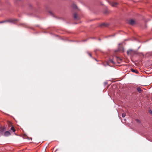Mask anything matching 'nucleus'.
Listing matches in <instances>:
<instances>
[{
	"mask_svg": "<svg viewBox=\"0 0 152 152\" xmlns=\"http://www.w3.org/2000/svg\"><path fill=\"white\" fill-rule=\"evenodd\" d=\"M127 54L128 55H130L132 57L134 55L137 54V52L132 49H129L127 51Z\"/></svg>",
	"mask_w": 152,
	"mask_h": 152,
	"instance_id": "obj_1",
	"label": "nucleus"
},
{
	"mask_svg": "<svg viewBox=\"0 0 152 152\" xmlns=\"http://www.w3.org/2000/svg\"><path fill=\"white\" fill-rule=\"evenodd\" d=\"M6 126H4L0 127V132L2 134L3 133L4 131L6 129Z\"/></svg>",
	"mask_w": 152,
	"mask_h": 152,
	"instance_id": "obj_2",
	"label": "nucleus"
},
{
	"mask_svg": "<svg viewBox=\"0 0 152 152\" xmlns=\"http://www.w3.org/2000/svg\"><path fill=\"white\" fill-rule=\"evenodd\" d=\"M8 125L9 126H11V130L13 132H15V129L14 128V126L11 125V123L10 122H9L8 123Z\"/></svg>",
	"mask_w": 152,
	"mask_h": 152,
	"instance_id": "obj_3",
	"label": "nucleus"
},
{
	"mask_svg": "<svg viewBox=\"0 0 152 152\" xmlns=\"http://www.w3.org/2000/svg\"><path fill=\"white\" fill-rule=\"evenodd\" d=\"M6 22H16L18 21V20L17 19H10L6 20Z\"/></svg>",
	"mask_w": 152,
	"mask_h": 152,
	"instance_id": "obj_4",
	"label": "nucleus"
},
{
	"mask_svg": "<svg viewBox=\"0 0 152 152\" xmlns=\"http://www.w3.org/2000/svg\"><path fill=\"white\" fill-rule=\"evenodd\" d=\"M135 22L133 19L129 20L128 21V23L130 25H134Z\"/></svg>",
	"mask_w": 152,
	"mask_h": 152,
	"instance_id": "obj_5",
	"label": "nucleus"
},
{
	"mask_svg": "<svg viewBox=\"0 0 152 152\" xmlns=\"http://www.w3.org/2000/svg\"><path fill=\"white\" fill-rule=\"evenodd\" d=\"M11 135V133L10 132L8 131H7L4 132V136L5 137Z\"/></svg>",
	"mask_w": 152,
	"mask_h": 152,
	"instance_id": "obj_6",
	"label": "nucleus"
},
{
	"mask_svg": "<svg viewBox=\"0 0 152 152\" xmlns=\"http://www.w3.org/2000/svg\"><path fill=\"white\" fill-rule=\"evenodd\" d=\"M110 4L112 6L114 7L116 6V5L118 4V3L116 2H114L110 3Z\"/></svg>",
	"mask_w": 152,
	"mask_h": 152,
	"instance_id": "obj_7",
	"label": "nucleus"
},
{
	"mask_svg": "<svg viewBox=\"0 0 152 152\" xmlns=\"http://www.w3.org/2000/svg\"><path fill=\"white\" fill-rule=\"evenodd\" d=\"M137 91H138V92L140 93L142 91V89L140 87H138L137 88Z\"/></svg>",
	"mask_w": 152,
	"mask_h": 152,
	"instance_id": "obj_8",
	"label": "nucleus"
},
{
	"mask_svg": "<svg viewBox=\"0 0 152 152\" xmlns=\"http://www.w3.org/2000/svg\"><path fill=\"white\" fill-rule=\"evenodd\" d=\"M131 71L132 72H135V73H137V74L138 73V71H137L136 70L134 69H131Z\"/></svg>",
	"mask_w": 152,
	"mask_h": 152,
	"instance_id": "obj_9",
	"label": "nucleus"
},
{
	"mask_svg": "<svg viewBox=\"0 0 152 152\" xmlns=\"http://www.w3.org/2000/svg\"><path fill=\"white\" fill-rule=\"evenodd\" d=\"M77 13H74V15H73V17L75 19H77Z\"/></svg>",
	"mask_w": 152,
	"mask_h": 152,
	"instance_id": "obj_10",
	"label": "nucleus"
},
{
	"mask_svg": "<svg viewBox=\"0 0 152 152\" xmlns=\"http://www.w3.org/2000/svg\"><path fill=\"white\" fill-rule=\"evenodd\" d=\"M72 7L74 9H77V7L76 5L75 4H73L72 5Z\"/></svg>",
	"mask_w": 152,
	"mask_h": 152,
	"instance_id": "obj_11",
	"label": "nucleus"
},
{
	"mask_svg": "<svg viewBox=\"0 0 152 152\" xmlns=\"http://www.w3.org/2000/svg\"><path fill=\"white\" fill-rule=\"evenodd\" d=\"M109 61L112 63L113 64H115V63H114V62L111 59H110L109 60Z\"/></svg>",
	"mask_w": 152,
	"mask_h": 152,
	"instance_id": "obj_12",
	"label": "nucleus"
},
{
	"mask_svg": "<svg viewBox=\"0 0 152 152\" xmlns=\"http://www.w3.org/2000/svg\"><path fill=\"white\" fill-rule=\"evenodd\" d=\"M126 115V114L125 113H123L122 114V117H124Z\"/></svg>",
	"mask_w": 152,
	"mask_h": 152,
	"instance_id": "obj_13",
	"label": "nucleus"
},
{
	"mask_svg": "<svg viewBox=\"0 0 152 152\" xmlns=\"http://www.w3.org/2000/svg\"><path fill=\"white\" fill-rule=\"evenodd\" d=\"M6 23L5 20L0 21V23Z\"/></svg>",
	"mask_w": 152,
	"mask_h": 152,
	"instance_id": "obj_14",
	"label": "nucleus"
},
{
	"mask_svg": "<svg viewBox=\"0 0 152 152\" xmlns=\"http://www.w3.org/2000/svg\"><path fill=\"white\" fill-rule=\"evenodd\" d=\"M88 53L90 57H92V55L91 53H89V52H88Z\"/></svg>",
	"mask_w": 152,
	"mask_h": 152,
	"instance_id": "obj_15",
	"label": "nucleus"
},
{
	"mask_svg": "<svg viewBox=\"0 0 152 152\" xmlns=\"http://www.w3.org/2000/svg\"><path fill=\"white\" fill-rule=\"evenodd\" d=\"M136 121L137 122H138V123H140V121L139 119H137L136 120Z\"/></svg>",
	"mask_w": 152,
	"mask_h": 152,
	"instance_id": "obj_16",
	"label": "nucleus"
},
{
	"mask_svg": "<svg viewBox=\"0 0 152 152\" xmlns=\"http://www.w3.org/2000/svg\"><path fill=\"white\" fill-rule=\"evenodd\" d=\"M149 113H150L152 114V111L151 110H149Z\"/></svg>",
	"mask_w": 152,
	"mask_h": 152,
	"instance_id": "obj_17",
	"label": "nucleus"
},
{
	"mask_svg": "<svg viewBox=\"0 0 152 152\" xmlns=\"http://www.w3.org/2000/svg\"><path fill=\"white\" fill-rule=\"evenodd\" d=\"M105 25V24L104 23H102L101 25V26H104Z\"/></svg>",
	"mask_w": 152,
	"mask_h": 152,
	"instance_id": "obj_18",
	"label": "nucleus"
},
{
	"mask_svg": "<svg viewBox=\"0 0 152 152\" xmlns=\"http://www.w3.org/2000/svg\"><path fill=\"white\" fill-rule=\"evenodd\" d=\"M49 13L50 14V15H52V13L51 12H50Z\"/></svg>",
	"mask_w": 152,
	"mask_h": 152,
	"instance_id": "obj_19",
	"label": "nucleus"
},
{
	"mask_svg": "<svg viewBox=\"0 0 152 152\" xmlns=\"http://www.w3.org/2000/svg\"><path fill=\"white\" fill-rule=\"evenodd\" d=\"M95 60H96V61H97V60H96V59H95Z\"/></svg>",
	"mask_w": 152,
	"mask_h": 152,
	"instance_id": "obj_20",
	"label": "nucleus"
},
{
	"mask_svg": "<svg viewBox=\"0 0 152 152\" xmlns=\"http://www.w3.org/2000/svg\"><path fill=\"white\" fill-rule=\"evenodd\" d=\"M115 58H118V57L116 56H115Z\"/></svg>",
	"mask_w": 152,
	"mask_h": 152,
	"instance_id": "obj_21",
	"label": "nucleus"
},
{
	"mask_svg": "<svg viewBox=\"0 0 152 152\" xmlns=\"http://www.w3.org/2000/svg\"><path fill=\"white\" fill-rule=\"evenodd\" d=\"M151 53H152V51L151 52Z\"/></svg>",
	"mask_w": 152,
	"mask_h": 152,
	"instance_id": "obj_22",
	"label": "nucleus"
}]
</instances>
